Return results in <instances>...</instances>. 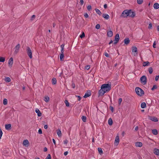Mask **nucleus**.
I'll return each mask as SVG.
<instances>
[{
  "instance_id": "nucleus-52",
  "label": "nucleus",
  "mask_w": 159,
  "mask_h": 159,
  "mask_svg": "<svg viewBox=\"0 0 159 159\" xmlns=\"http://www.w3.org/2000/svg\"><path fill=\"white\" fill-rule=\"evenodd\" d=\"M156 43L155 41H154L153 43V47L154 48H156Z\"/></svg>"
},
{
  "instance_id": "nucleus-62",
  "label": "nucleus",
  "mask_w": 159,
  "mask_h": 159,
  "mask_svg": "<svg viewBox=\"0 0 159 159\" xmlns=\"http://www.w3.org/2000/svg\"><path fill=\"white\" fill-rule=\"evenodd\" d=\"M44 128L45 129H47L48 128V125H45L44 126Z\"/></svg>"
},
{
  "instance_id": "nucleus-58",
  "label": "nucleus",
  "mask_w": 159,
  "mask_h": 159,
  "mask_svg": "<svg viewBox=\"0 0 159 159\" xmlns=\"http://www.w3.org/2000/svg\"><path fill=\"white\" fill-rule=\"evenodd\" d=\"M159 76L158 75H157L156 76V77H155V80L156 81H157L158 79H159Z\"/></svg>"
},
{
  "instance_id": "nucleus-27",
  "label": "nucleus",
  "mask_w": 159,
  "mask_h": 159,
  "mask_svg": "<svg viewBox=\"0 0 159 159\" xmlns=\"http://www.w3.org/2000/svg\"><path fill=\"white\" fill-rule=\"evenodd\" d=\"M57 134L58 135V136L59 137H61V131L60 130V129H58L57 131Z\"/></svg>"
},
{
  "instance_id": "nucleus-6",
  "label": "nucleus",
  "mask_w": 159,
  "mask_h": 159,
  "mask_svg": "<svg viewBox=\"0 0 159 159\" xmlns=\"http://www.w3.org/2000/svg\"><path fill=\"white\" fill-rule=\"evenodd\" d=\"M146 77L144 75L143 76L140 78V81L141 83L143 84H145L146 83Z\"/></svg>"
},
{
  "instance_id": "nucleus-12",
  "label": "nucleus",
  "mask_w": 159,
  "mask_h": 159,
  "mask_svg": "<svg viewBox=\"0 0 159 159\" xmlns=\"http://www.w3.org/2000/svg\"><path fill=\"white\" fill-rule=\"evenodd\" d=\"M91 92L90 90H89L87 91V92L85 93L84 95V98H87L91 96Z\"/></svg>"
},
{
  "instance_id": "nucleus-56",
  "label": "nucleus",
  "mask_w": 159,
  "mask_h": 159,
  "mask_svg": "<svg viewBox=\"0 0 159 159\" xmlns=\"http://www.w3.org/2000/svg\"><path fill=\"white\" fill-rule=\"evenodd\" d=\"M84 3V1L83 0H80V3L81 5H83Z\"/></svg>"
},
{
  "instance_id": "nucleus-3",
  "label": "nucleus",
  "mask_w": 159,
  "mask_h": 159,
  "mask_svg": "<svg viewBox=\"0 0 159 159\" xmlns=\"http://www.w3.org/2000/svg\"><path fill=\"white\" fill-rule=\"evenodd\" d=\"M26 51L28 56L30 59H31L32 57V53L30 48L29 47H27Z\"/></svg>"
},
{
  "instance_id": "nucleus-45",
  "label": "nucleus",
  "mask_w": 159,
  "mask_h": 159,
  "mask_svg": "<svg viewBox=\"0 0 159 159\" xmlns=\"http://www.w3.org/2000/svg\"><path fill=\"white\" fill-rule=\"evenodd\" d=\"M46 159H51V157L50 155V154H48L46 158Z\"/></svg>"
},
{
  "instance_id": "nucleus-48",
  "label": "nucleus",
  "mask_w": 159,
  "mask_h": 159,
  "mask_svg": "<svg viewBox=\"0 0 159 159\" xmlns=\"http://www.w3.org/2000/svg\"><path fill=\"white\" fill-rule=\"evenodd\" d=\"M64 46H65V44H64L61 45V49H64Z\"/></svg>"
},
{
  "instance_id": "nucleus-44",
  "label": "nucleus",
  "mask_w": 159,
  "mask_h": 159,
  "mask_svg": "<svg viewBox=\"0 0 159 159\" xmlns=\"http://www.w3.org/2000/svg\"><path fill=\"white\" fill-rule=\"evenodd\" d=\"M148 28L149 29H151L152 28V25L151 23H150L149 24Z\"/></svg>"
},
{
  "instance_id": "nucleus-14",
  "label": "nucleus",
  "mask_w": 159,
  "mask_h": 159,
  "mask_svg": "<svg viewBox=\"0 0 159 159\" xmlns=\"http://www.w3.org/2000/svg\"><path fill=\"white\" fill-rule=\"evenodd\" d=\"M135 145L136 147H140L142 146L143 144L141 142H138L135 143Z\"/></svg>"
},
{
  "instance_id": "nucleus-5",
  "label": "nucleus",
  "mask_w": 159,
  "mask_h": 159,
  "mask_svg": "<svg viewBox=\"0 0 159 159\" xmlns=\"http://www.w3.org/2000/svg\"><path fill=\"white\" fill-rule=\"evenodd\" d=\"M136 94L139 96H141L144 94V92L143 90H135Z\"/></svg>"
},
{
  "instance_id": "nucleus-46",
  "label": "nucleus",
  "mask_w": 159,
  "mask_h": 159,
  "mask_svg": "<svg viewBox=\"0 0 159 159\" xmlns=\"http://www.w3.org/2000/svg\"><path fill=\"white\" fill-rule=\"evenodd\" d=\"M122 101V98H120L119 99V100H118V103H119V105H120V103H121V102Z\"/></svg>"
},
{
  "instance_id": "nucleus-53",
  "label": "nucleus",
  "mask_w": 159,
  "mask_h": 159,
  "mask_svg": "<svg viewBox=\"0 0 159 159\" xmlns=\"http://www.w3.org/2000/svg\"><path fill=\"white\" fill-rule=\"evenodd\" d=\"M84 16L86 18H87L89 17V15L87 13H86L84 14Z\"/></svg>"
},
{
  "instance_id": "nucleus-17",
  "label": "nucleus",
  "mask_w": 159,
  "mask_h": 159,
  "mask_svg": "<svg viewBox=\"0 0 159 159\" xmlns=\"http://www.w3.org/2000/svg\"><path fill=\"white\" fill-rule=\"evenodd\" d=\"M5 128L6 130H9L11 129V124H6L5 125Z\"/></svg>"
},
{
  "instance_id": "nucleus-16",
  "label": "nucleus",
  "mask_w": 159,
  "mask_h": 159,
  "mask_svg": "<svg viewBox=\"0 0 159 159\" xmlns=\"http://www.w3.org/2000/svg\"><path fill=\"white\" fill-rule=\"evenodd\" d=\"M29 143V141L27 139H26L24 140L23 142V145L25 147H27L28 146Z\"/></svg>"
},
{
  "instance_id": "nucleus-33",
  "label": "nucleus",
  "mask_w": 159,
  "mask_h": 159,
  "mask_svg": "<svg viewBox=\"0 0 159 159\" xmlns=\"http://www.w3.org/2000/svg\"><path fill=\"white\" fill-rule=\"evenodd\" d=\"M5 61V57H0V62H4Z\"/></svg>"
},
{
  "instance_id": "nucleus-25",
  "label": "nucleus",
  "mask_w": 159,
  "mask_h": 159,
  "mask_svg": "<svg viewBox=\"0 0 159 159\" xmlns=\"http://www.w3.org/2000/svg\"><path fill=\"white\" fill-rule=\"evenodd\" d=\"M4 80L5 82L8 83L11 82V79L9 77H7L5 78Z\"/></svg>"
},
{
  "instance_id": "nucleus-15",
  "label": "nucleus",
  "mask_w": 159,
  "mask_h": 159,
  "mask_svg": "<svg viewBox=\"0 0 159 159\" xmlns=\"http://www.w3.org/2000/svg\"><path fill=\"white\" fill-rule=\"evenodd\" d=\"M154 153L157 156H159V149L157 148L154 149Z\"/></svg>"
},
{
  "instance_id": "nucleus-22",
  "label": "nucleus",
  "mask_w": 159,
  "mask_h": 159,
  "mask_svg": "<svg viewBox=\"0 0 159 159\" xmlns=\"http://www.w3.org/2000/svg\"><path fill=\"white\" fill-rule=\"evenodd\" d=\"M107 35L108 37H112L113 35L112 32L111 30L108 31L107 32Z\"/></svg>"
},
{
  "instance_id": "nucleus-11",
  "label": "nucleus",
  "mask_w": 159,
  "mask_h": 159,
  "mask_svg": "<svg viewBox=\"0 0 159 159\" xmlns=\"http://www.w3.org/2000/svg\"><path fill=\"white\" fill-rule=\"evenodd\" d=\"M109 90H99V96H102L106 92H108Z\"/></svg>"
},
{
  "instance_id": "nucleus-18",
  "label": "nucleus",
  "mask_w": 159,
  "mask_h": 159,
  "mask_svg": "<svg viewBox=\"0 0 159 159\" xmlns=\"http://www.w3.org/2000/svg\"><path fill=\"white\" fill-rule=\"evenodd\" d=\"M35 111L36 113L37 114V115L38 116H41L42 114L39 109L36 108L35 110Z\"/></svg>"
},
{
  "instance_id": "nucleus-37",
  "label": "nucleus",
  "mask_w": 159,
  "mask_h": 159,
  "mask_svg": "<svg viewBox=\"0 0 159 159\" xmlns=\"http://www.w3.org/2000/svg\"><path fill=\"white\" fill-rule=\"evenodd\" d=\"M64 57V54L61 53L60 55V59L61 61H62V59Z\"/></svg>"
},
{
  "instance_id": "nucleus-57",
  "label": "nucleus",
  "mask_w": 159,
  "mask_h": 159,
  "mask_svg": "<svg viewBox=\"0 0 159 159\" xmlns=\"http://www.w3.org/2000/svg\"><path fill=\"white\" fill-rule=\"evenodd\" d=\"M85 67L87 70H89L90 68V66L89 65L86 66Z\"/></svg>"
},
{
  "instance_id": "nucleus-38",
  "label": "nucleus",
  "mask_w": 159,
  "mask_h": 159,
  "mask_svg": "<svg viewBox=\"0 0 159 159\" xmlns=\"http://www.w3.org/2000/svg\"><path fill=\"white\" fill-rule=\"evenodd\" d=\"M64 102H65V103L66 104V107H69V102H68V101L67 100H65Z\"/></svg>"
},
{
  "instance_id": "nucleus-50",
  "label": "nucleus",
  "mask_w": 159,
  "mask_h": 159,
  "mask_svg": "<svg viewBox=\"0 0 159 159\" xmlns=\"http://www.w3.org/2000/svg\"><path fill=\"white\" fill-rule=\"evenodd\" d=\"M157 87L156 85H154L153 87L151 89H157Z\"/></svg>"
},
{
  "instance_id": "nucleus-30",
  "label": "nucleus",
  "mask_w": 159,
  "mask_h": 159,
  "mask_svg": "<svg viewBox=\"0 0 159 159\" xmlns=\"http://www.w3.org/2000/svg\"><path fill=\"white\" fill-rule=\"evenodd\" d=\"M95 11L99 15H101L102 13L98 9H95Z\"/></svg>"
},
{
  "instance_id": "nucleus-20",
  "label": "nucleus",
  "mask_w": 159,
  "mask_h": 159,
  "mask_svg": "<svg viewBox=\"0 0 159 159\" xmlns=\"http://www.w3.org/2000/svg\"><path fill=\"white\" fill-rule=\"evenodd\" d=\"M153 7L155 9H157L159 8V4L157 3H156L153 5Z\"/></svg>"
},
{
  "instance_id": "nucleus-64",
  "label": "nucleus",
  "mask_w": 159,
  "mask_h": 159,
  "mask_svg": "<svg viewBox=\"0 0 159 159\" xmlns=\"http://www.w3.org/2000/svg\"><path fill=\"white\" fill-rule=\"evenodd\" d=\"M43 151L44 152H46L47 151V148L46 147L44 148Z\"/></svg>"
},
{
  "instance_id": "nucleus-35",
  "label": "nucleus",
  "mask_w": 159,
  "mask_h": 159,
  "mask_svg": "<svg viewBox=\"0 0 159 159\" xmlns=\"http://www.w3.org/2000/svg\"><path fill=\"white\" fill-rule=\"evenodd\" d=\"M98 150L99 154H101L103 152L102 149L101 148H98Z\"/></svg>"
},
{
  "instance_id": "nucleus-7",
  "label": "nucleus",
  "mask_w": 159,
  "mask_h": 159,
  "mask_svg": "<svg viewBox=\"0 0 159 159\" xmlns=\"http://www.w3.org/2000/svg\"><path fill=\"white\" fill-rule=\"evenodd\" d=\"M13 63V58L12 57H11L9 60L8 62V66L10 68H11L12 67Z\"/></svg>"
},
{
  "instance_id": "nucleus-23",
  "label": "nucleus",
  "mask_w": 159,
  "mask_h": 159,
  "mask_svg": "<svg viewBox=\"0 0 159 159\" xmlns=\"http://www.w3.org/2000/svg\"><path fill=\"white\" fill-rule=\"evenodd\" d=\"M150 65V63L148 61L144 62L143 63V66H148Z\"/></svg>"
},
{
  "instance_id": "nucleus-26",
  "label": "nucleus",
  "mask_w": 159,
  "mask_h": 159,
  "mask_svg": "<svg viewBox=\"0 0 159 159\" xmlns=\"http://www.w3.org/2000/svg\"><path fill=\"white\" fill-rule=\"evenodd\" d=\"M146 105L145 102H142L141 105V107L142 108H144L146 107Z\"/></svg>"
},
{
  "instance_id": "nucleus-34",
  "label": "nucleus",
  "mask_w": 159,
  "mask_h": 159,
  "mask_svg": "<svg viewBox=\"0 0 159 159\" xmlns=\"http://www.w3.org/2000/svg\"><path fill=\"white\" fill-rule=\"evenodd\" d=\"M81 119L83 122H86V117L85 116H82Z\"/></svg>"
},
{
  "instance_id": "nucleus-40",
  "label": "nucleus",
  "mask_w": 159,
  "mask_h": 159,
  "mask_svg": "<svg viewBox=\"0 0 159 159\" xmlns=\"http://www.w3.org/2000/svg\"><path fill=\"white\" fill-rule=\"evenodd\" d=\"M143 2V0H137V2L139 4H141Z\"/></svg>"
},
{
  "instance_id": "nucleus-36",
  "label": "nucleus",
  "mask_w": 159,
  "mask_h": 159,
  "mask_svg": "<svg viewBox=\"0 0 159 159\" xmlns=\"http://www.w3.org/2000/svg\"><path fill=\"white\" fill-rule=\"evenodd\" d=\"M148 71L150 74H151L153 72L152 68L151 67H150L148 68Z\"/></svg>"
},
{
  "instance_id": "nucleus-4",
  "label": "nucleus",
  "mask_w": 159,
  "mask_h": 159,
  "mask_svg": "<svg viewBox=\"0 0 159 159\" xmlns=\"http://www.w3.org/2000/svg\"><path fill=\"white\" fill-rule=\"evenodd\" d=\"M20 44H18L14 48V52L15 54H17L19 52L20 48Z\"/></svg>"
},
{
  "instance_id": "nucleus-39",
  "label": "nucleus",
  "mask_w": 159,
  "mask_h": 159,
  "mask_svg": "<svg viewBox=\"0 0 159 159\" xmlns=\"http://www.w3.org/2000/svg\"><path fill=\"white\" fill-rule=\"evenodd\" d=\"M7 100L6 99V98H4V99H3V104L4 105H6V104H7Z\"/></svg>"
},
{
  "instance_id": "nucleus-55",
  "label": "nucleus",
  "mask_w": 159,
  "mask_h": 159,
  "mask_svg": "<svg viewBox=\"0 0 159 159\" xmlns=\"http://www.w3.org/2000/svg\"><path fill=\"white\" fill-rule=\"evenodd\" d=\"M35 15H33L32 17H31V19L32 20H34V19L35 18Z\"/></svg>"
},
{
  "instance_id": "nucleus-29",
  "label": "nucleus",
  "mask_w": 159,
  "mask_h": 159,
  "mask_svg": "<svg viewBox=\"0 0 159 159\" xmlns=\"http://www.w3.org/2000/svg\"><path fill=\"white\" fill-rule=\"evenodd\" d=\"M52 84H55L57 83V80L55 78H53L52 80Z\"/></svg>"
},
{
  "instance_id": "nucleus-47",
  "label": "nucleus",
  "mask_w": 159,
  "mask_h": 159,
  "mask_svg": "<svg viewBox=\"0 0 159 159\" xmlns=\"http://www.w3.org/2000/svg\"><path fill=\"white\" fill-rule=\"evenodd\" d=\"M38 133L39 134H41L42 133V130L41 129H39L38 130Z\"/></svg>"
},
{
  "instance_id": "nucleus-9",
  "label": "nucleus",
  "mask_w": 159,
  "mask_h": 159,
  "mask_svg": "<svg viewBox=\"0 0 159 159\" xmlns=\"http://www.w3.org/2000/svg\"><path fill=\"white\" fill-rule=\"evenodd\" d=\"M119 143V138L118 136H117L116 137L114 144L116 146H117Z\"/></svg>"
},
{
  "instance_id": "nucleus-10",
  "label": "nucleus",
  "mask_w": 159,
  "mask_h": 159,
  "mask_svg": "<svg viewBox=\"0 0 159 159\" xmlns=\"http://www.w3.org/2000/svg\"><path fill=\"white\" fill-rule=\"evenodd\" d=\"M119 35L118 34H117L115 36L114 42V43L116 44L119 41Z\"/></svg>"
},
{
  "instance_id": "nucleus-21",
  "label": "nucleus",
  "mask_w": 159,
  "mask_h": 159,
  "mask_svg": "<svg viewBox=\"0 0 159 159\" xmlns=\"http://www.w3.org/2000/svg\"><path fill=\"white\" fill-rule=\"evenodd\" d=\"M124 42L127 45L129 43L130 40L129 38H126L124 40Z\"/></svg>"
},
{
  "instance_id": "nucleus-13",
  "label": "nucleus",
  "mask_w": 159,
  "mask_h": 159,
  "mask_svg": "<svg viewBox=\"0 0 159 159\" xmlns=\"http://www.w3.org/2000/svg\"><path fill=\"white\" fill-rule=\"evenodd\" d=\"M129 17L133 18L135 16V13L131 10H129Z\"/></svg>"
},
{
  "instance_id": "nucleus-31",
  "label": "nucleus",
  "mask_w": 159,
  "mask_h": 159,
  "mask_svg": "<svg viewBox=\"0 0 159 159\" xmlns=\"http://www.w3.org/2000/svg\"><path fill=\"white\" fill-rule=\"evenodd\" d=\"M152 133L155 135H157V131L156 129H154L152 130Z\"/></svg>"
},
{
  "instance_id": "nucleus-54",
  "label": "nucleus",
  "mask_w": 159,
  "mask_h": 159,
  "mask_svg": "<svg viewBox=\"0 0 159 159\" xmlns=\"http://www.w3.org/2000/svg\"><path fill=\"white\" fill-rule=\"evenodd\" d=\"M105 56L107 57H109V55L108 53L107 52H105L104 53Z\"/></svg>"
},
{
  "instance_id": "nucleus-61",
  "label": "nucleus",
  "mask_w": 159,
  "mask_h": 159,
  "mask_svg": "<svg viewBox=\"0 0 159 159\" xmlns=\"http://www.w3.org/2000/svg\"><path fill=\"white\" fill-rule=\"evenodd\" d=\"M104 7L105 9H106L107 7V4H105L104 5Z\"/></svg>"
},
{
  "instance_id": "nucleus-60",
  "label": "nucleus",
  "mask_w": 159,
  "mask_h": 159,
  "mask_svg": "<svg viewBox=\"0 0 159 159\" xmlns=\"http://www.w3.org/2000/svg\"><path fill=\"white\" fill-rule=\"evenodd\" d=\"M68 153V152L67 151L65 152H64V154L65 156H66L67 155Z\"/></svg>"
},
{
  "instance_id": "nucleus-59",
  "label": "nucleus",
  "mask_w": 159,
  "mask_h": 159,
  "mask_svg": "<svg viewBox=\"0 0 159 159\" xmlns=\"http://www.w3.org/2000/svg\"><path fill=\"white\" fill-rule=\"evenodd\" d=\"M76 96L78 98V100L79 101H80L81 99V98L80 96Z\"/></svg>"
},
{
  "instance_id": "nucleus-41",
  "label": "nucleus",
  "mask_w": 159,
  "mask_h": 159,
  "mask_svg": "<svg viewBox=\"0 0 159 159\" xmlns=\"http://www.w3.org/2000/svg\"><path fill=\"white\" fill-rule=\"evenodd\" d=\"M87 9L88 11H90L92 9V7L91 5H88L87 7Z\"/></svg>"
},
{
  "instance_id": "nucleus-24",
  "label": "nucleus",
  "mask_w": 159,
  "mask_h": 159,
  "mask_svg": "<svg viewBox=\"0 0 159 159\" xmlns=\"http://www.w3.org/2000/svg\"><path fill=\"white\" fill-rule=\"evenodd\" d=\"M150 120H151L155 121V122H157L158 120V119L156 117H151L150 118Z\"/></svg>"
},
{
  "instance_id": "nucleus-63",
  "label": "nucleus",
  "mask_w": 159,
  "mask_h": 159,
  "mask_svg": "<svg viewBox=\"0 0 159 159\" xmlns=\"http://www.w3.org/2000/svg\"><path fill=\"white\" fill-rule=\"evenodd\" d=\"M139 128L138 126H136L134 128L135 130L137 131L138 129Z\"/></svg>"
},
{
  "instance_id": "nucleus-49",
  "label": "nucleus",
  "mask_w": 159,
  "mask_h": 159,
  "mask_svg": "<svg viewBox=\"0 0 159 159\" xmlns=\"http://www.w3.org/2000/svg\"><path fill=\"white\" fill-rule=\"evenodd\" d=\"M63 142L64 144H66L68 143V141L67 139H65L64 141Z\"/></svg>"
},
{
  "instance_id": "nucleus-51",
  "label": "nucleus",
  "mask_w": 159,
  "mask_h": 159,
  "mask_svg": "<svg viewBox=\"0 0 159 159\" xmlns=\"http://www.w3.org/2000/svg\"><path fill=\"white\" fill-rule=\"evenodd\" d=\"M2 134V132L1 129L0 130V139H1Z\"/></svg>"
},
{
  "instance_id": "nucleus-43",
  "label": "nucleus",
  "mask_w": 159,
  "mask_h": 159,
  "mask_svg": "<svg viewBox=\"0 0 159 159\" xmlns=\"http://www.w3.org/2000/svg\"><path fill=\"white\" fill-rule=\"evenodd\" d=\"M95 28L97 29H99L100 28V25L99 24H97L95 26Z\"/></svg>"
},
{
  "instance_id": "nucleus-42",
  "label": "nucleus",
  "mask_w": 159,
  "mask_h": 159,
  "mask_svg": "<svg viewBox=\"0 0 159 159\" xmlns=\"http://www.w3.org/2000/svg\"><path fill=\"white\" fill-rule=\"evenodd\" d=\"M85 36V34L84 32H83L82 34L80 35V37L81 38H82L83 37H84Z\"/></svg>"
},
{
  "instance_id": "nucleus-2",
  "label": "nucleus",
  "mask_w": 159,
  "mask_h": 159,
  "mask_svg": "<svg viewBox=\"0 0 159 159\" xmlns=\"http://www.w3.org/2000/svg\"><path fill=\"white\" fill-rule=\"evenodd\" d=\"M129 10H127L123 11L121 14V17L125 18L129 16Z\"/></svg>"
},
{
  "instance_id": "nucleus-28",
  "label": "nucleus",
  "mask_w": 159,
  "mask_h": 159,
  "mask_svg": "<svg viewBox=\"0 0 159 159\" xmlns=\"http://www.w3.org/2000/svg\"><path fill=\"white\" fill-rule=\"evenodd\" d=\"M44 100L45 102H47L49 101V98L48 96H45L44 98Z\"/></svg>"
},
{
  "instance_id": "nucleus-1",
  "label": "nucleus",
  "mask_w": 159,
  "mask_h": 159,
  "mask_svg": "<svg viewBox=\"0 0 159 159\" xmlns=\"http://www.w3.org/2000/svg\"><path fill=\"white\" fill-rule=\"evenodd\" d=\"M111 84L110 83L104 84H102L101 87V89H110Z\"/></svg>"
},
{
  "instance_id": "nucleus-32",
  "label": "nucleus",
  "mask_w": 159,
  "mask_h": 159,
  "mask_svg": "<svg viewBox=\"0 0 159 159\" xmlns=\"http://www.w3.org/2000/svg\"><path fill=\"white\" fill-rule=\"evenodd\" d=\"M108 123L109 125H111L113 123V121L111 118H109L108 120Z\"/></svg>"
},
{
  "instance_id": "nucleus-19",
  "label": "nucleus",
  "mask_w": 159,
  "mask_h": 159,
  "mask_svg": "<svg viewBox=\"0 0 159 159\" xmlns=\"http://www.w3.org/2000/svg\"><path fill=\"white\" fill-rule=\"evenodd\" d=\"M102 16L106 20H108L109 18V15L107 14H103Z\"/></svg>"
},
{
  "instance_id": "nucleus-8",
  "label": "nucleus",
  "mask_w": 159,
  "mask_h": 159,
  "mask_svg": "<svg viewBox=\"0 0 159 159\" xmlns=\"http://www.w3.org/2000/svg\"><path fill=\"white\" fill-rule=\"evenodd\" d=\"M132 52L134 56L137 54V48L135 47H133L132 48Z\"/></svg>"
}]
</instances>
